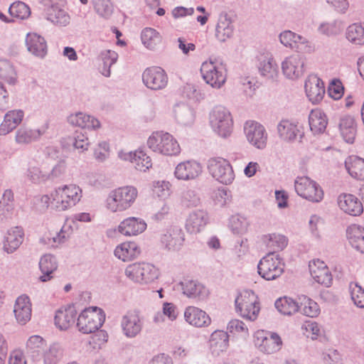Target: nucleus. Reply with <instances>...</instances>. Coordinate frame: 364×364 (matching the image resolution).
Returning a JSON list of instances; mask_svg holds the SVG:
<instances>
[{"label": "nucleus", "instance_id": "nucleus-1", "mask_svg": "<svg viewBox=\"0 0 364 364\" xmlns=\"http://www.w3.org/2000/svg\"><path fill=\"white\" fill-rule=\"evenodd\" d=\"M51 205L58 211L75 206L82 198V189L75 184L59 187L51 193Z\"/></svg>", "mask_w": 364, "mask_h": 364}, {"label": "nucleus", "instance_id": "nucleus-2", "mask_svg": "<svg viewBox=\"0 0 364 364\" xmlns=\"http://www.w3.org/2000/svg\"><path fill=\"white\" fill-rule=\"evenodd\" d=\"M138 191L134 186H123L111 191L107 198V207L112 212H121L134 203Z\"/></svg>", "mask_w": 364, "mask_h": 364}, {"label": "nucleus", "instance_id": "nucleus-3", "mask_svg": "<svg viewBox=\"0 0 364 364\" xmlns=\"http://www.w3.org/2000/svg\"><path fill=\"white\" fill-rule=\"evenodd\" d=\"M236 311L244 318L257 319L260 311L257 295L252 290H245L235 299Z\"/></svg>", "mask_w": 364, "mask_h": 364}, {"label": "nucleus", "instance_id": "nucleus-4", "mask_svg": "<svg viewBox=\"0 0 364 364\" xmlns=\"http://www.w3.org/2000/svg\"><path fill=\"white\" fill-rule=\"evenodd\" d=\"M105 314L97 307L92 306L85 309L77 319V327L82 333H91L97 331L104 323Z\"/></svg>", "mask_w": 364, "mask_h": 364}, {"label": "nucleus", "instance_id": "nucleus-5", "mask_svg": "<svg viewBox=\"0 0 364 364\" xmlns=\"http://www.w3.org/2000/svg\"><path fill=\"white\" fill-rule=\"evenodd\" d=\"M284 263L278 255L269 252L262 257L258 265V274L265 280H274L284 272Z\"/></svg>", "mask_w": 364, "mask_h": 364}, {"label": "nucleus", "instance_id": "nucleus-6", "mask_svg": "<svg viewBox=\"0 0 364 364\" xmlns=\"http://www.w3.org/2000/svg\"><path fill=\"white\" fill-rule=\"evenodd\" d=\"M210 123L219 136L227 137L232 132V119L230 112L224 107H215L210 114Z\"/></svg>", "mask_w": 364, "mask_h": 364}, {"label": "nucleus", "instance_id": "nucleus-7", "mask_svg": "<svg viewBox=\"0 0 364 364\" xmlns=\"http://www.w3.org/2000/svg\"><path fill=\"white\" fill-rule=\"evenodd\" d=\"M200 73L205 82L213 88L219 89L226 82L227 72L222 64L204 62L200 67Z\"/></svg>", "mask_w": 364, "mask_h": 364}, {"label": "nucleus", "instance_id": "nucleus-8", "mask_svg": "<svg viewBox=\"0 0 364 364\" xmlns=\"http://www.w3.org/2000/svg\"><path fill=\"white\" fill-rule=\"evenodd\" d=\"M208 169L210 175L221 183L230 184L235 178L232 166L229 161L223 158L209 159Z\"/></svg>", "mask_w": 364, "mask_h": 364}, {"label": "nucleus", "instance_id": "nucleus-9", "mask_svg": "<svg viewBox=\"0 0 364 364\" xmlns=\"http://www.w3.org/2000/svg\"><path fill=\"white\" fill-rule=\"evenodd\" d=\"M294 186L297 194L309 201L317 203L323 198V192L322 189L309 177H298L295 181Z\"/></svg>", "mask_w": 364, "mask_h": 364}, {"label": "nucleus", "instance_id": "nucleus-10", "mask_svg": "<svg viewBox=\"0 0 364 364\" xmlns=\"http://www.w3.org/2000/svg\"><path fill=\"white\" fill-rule=\"evenodd\" d=\"M168 75L161 67L147 68L142 73V81L145 86L153 90L164 89L168 84Z\"/></svg>", "mask_w": 364, "mask_h": 364}, {"label": "nucleus", "instance_id": "nucleus-11", "mask_svg": "<svg viewBox=\"0 0 364 364\" xmlns=\"http://www.w3.org/2000/svg\"><path fill=\"white\" fill-rule=\"evenodd\" d=\"M247 140L255 147L262 149L267 145V133L264 127L255 121H247L244 126Z\"/></svg>", "mask_w": 364, "mask_h": 364}, {"label": "nucleus", "instance_id": "nucleus-12", "mask_svg": "<svg viewBox=\"0 0 364 364\" xmlns=\"http://www.w3.org/2000/svg\"><path fill=\"white\" fill-rule=\"evenodd\" d=\"M305 59L296 53L285 58L282 63L284 75L289 79H296L302 76L304 73Z\"/></svg>", "mask_w": 364, "mask_h": 364}, {"label": "nucleus", "instance_id": "nucleus-13", "mask_svg": "<svg viewBox=\"0 0 364 364\" xmlns=\"http://www.w3.org/2000/svg\"><path fill=\"white\" fill-rule=\"evenodd\" d=\"M124 334L128 338H134L141 331L143 321L138 311H129L121 321Z\"/></svg>", "mask_w": 364, "mask_h": 364}, {"label": "nucleus", "instance_id": "nucleus-14", "mask_svg": "<svg viewBox=\"0 0 364 364\" xmlns=\"http://www.w3.org/2000/svg\"><path fill=\"white\" fill-rule=\"evenodd\" d=\"M309 272L312 278L318 284L329 287L333 283V276L328 266L320 259L309 262Z\"/></svg>", "mask_w": 364, "mask_h": 364}, {"label": "nucleus", "instance_id": "nucleus-15", "mask_svg": "<svg viewBox=\"0 0 364 364\" xmlns=\"http://www.w3.org/2000/svg\"><path fill=\"white\" fill-rule=\"evenodd\" d=\"M184 233L178 226H173L167 230L161 237V244L168 250H178L183 245Z\"/></svg>", "mask_w": 364, "mask_h": 364}, {"label": "nucleus", "instance_id": "nucleus-16", "mask_svg": "<svg viewBox=\"0 0 364 364\" xmlns=\"http://www.w3.org/2000/svg\"><path fill=\"white\" fill-rule=\"evenodd\" d=\"M183 294L190 299L203 301L208 298L209 291L201 283L196 280L184 279L180 283Z\"/></svg>", "mask_w": 364, "mask_h": 364}, {"label": "nucleus", "instance_id": "nucleus-17", "mask_svg": "<svg viewBox=\"0 0 364 364\" xmlns=\"http://www.w3.org/2000/svg\"><path fill=\"white\" fill-rule=\"evenodd\" d=\"M202 172L201 165L196 161H186L178 164L175 169V176L179 180L189 181L197 178Z\"/></svg>", "mask_w": 364, "mask_h": 364}, {"label": "nucleus", "instance_id": "nucleus-18", "mask_svg": "<svg viewBox=\"0 0 364 364\" xmlns=\"http://www.w3.org/2000/svg\"><path fill=\"white\" fill-rule=\"evenodd\" d=\"M76 315L74 305L61 307L55 313V324L60 330H67L75 323Z\"/></svg>", "mask_w": 364, "mask_h": 364}, {"label": "nucleus", "instance_id": "nucleus-19", "mask_svg": "<svg viewBox=\"0 0 364 364\" xmlns=\"http://www.w3.org/2000/svg\"><path fill=\"white\" fill-rule=\"evenodd\" d=\"M14 313L17 322L25 325L31 318L32 308L30 299L28 296L21 295L16 301Z\"/></svg>", "mask_w": 364, "mask_h": 364}, {"label": "nucleus", "instance_id": "nucleus-20", "mask_svg": "<svg viewBox=\"0 0 364 364\" xmlns=\"http://www.w3.org/2000/svg\"><path fill=\"white\" fill-rule=\"evenodd\" d=\"M184 318L190 325L198 328L208 326L211 323V319L205 311L192 306L185 309Z\"/></svg>", "mask_w": 364, "mask_h": 364}, {"label": "nucleus", "instance_id": "nucleus-21", "mask_svg": "<svg viewBox=\"0 0 364 364\" xmlns=\"http://www.w3.org/2000/svg\"><path fill=\"white\" fill-rule=\"evenodd\" d=\"M208 343L212 355L218 356L228 350L229 335L224 331L216 330L211 333Z\"/></svg>", "mask_w": 364, "mask_h": 364}, {"label": "nucleus", "instance_id": "nucleus-22", "mask_svg": "<svg viewBox=\"0 0 364 364\" xmlns=\"http://www.w3.org/2000/svg\"><path fill=\"white\" fill-rule=\"evenodd\" d=\"M305 91L309 100L314 104L321 102L325 94V87L322 80L313 77L305 82Z\"/></svg>", "mask_w": 364, "mask_h": 364}, {"label": "nucleus", "instance_id": "nucleus-23", "mask_svg": "<svg viewBox=\"0 0 364 364\" xmlns=\"http://www.w3.org/2000/svg\"><path fill=\"white\" fill-rule=\"evenodd\" d=\"M146 228L145 221L139 218L130 217L122 221L118 230L124 235H136L143 232Z\"/></svg>", "mask_w": 364, "mask_h": 364}, {"label": "nucleus", "instance_id": "nucleus-24", "mask_svg": "<svg viewBox=\"0 0 364 364\" xmlns=\"http://www.w3.org/2000/svg\"><path fill=\"white\" fill-rule=\"evenodd\" d=\"M257 67L260 74L268 78H273L277 73V65L272 55L269 53H262L257 56Z\"/></svg>", "mask_w": 364, "mask_h": 364}, {"label": "nucleus", "instance_id": "nucleus-25", "mask_svg": "<svg viewBox=\"0 0 364 364\" xmlns=\"http://www.w3.org/2000/svg\"><path fill=\"white\" fill-rule=\"evenodd\" d=\"M338 203L341 210L350 215L357 216L363 211L362 203L352 194L340 196Z\"/></svg>", "mask_w": 364, "mask_h": 364}, {"label": "nucleus", "instance_id": "nucleus-26", "mask_svg": "<svg viewBox=\"0 0 364 364\" xmlns=\"http://www.w3.org/2000/svg\"><path fill=\"white\" fill-rule=\"evenodd\" d=\"M234 32L233 21L230 14L221 13L215 28V36L221 42L230 38Z\"/></svg>", "mask_w": 364, "mask_h": 364}, {"label": "nucleus", "instance_id": "nucleus-27", "mask_svg": "<svg viewBox=\"0 0 364 364\" xmlns=\"http://www.w3.org/2000/svg\"><path fill=\"white\" fill-rule=\"evenodd\" d=\"M277 132L279 137L288 142L295 141L297 135H299V141L301 142L304 136V132L300 131L298 125L287 119H283L278 124Z\"/></svg>", "mask_w": 364, "mask_h": 364}, {"label": "nucleus", "instance_id": "nucleus-28", "mask_svg": "<svg viewBox=\"0 0 364 364\" xmlns=\"http://www.w3.org/2000/svg\"><path fill=\"white\" fill-rule=\"evenodd\" d=\"M23 116L24 113L21 109L7 112L0 124V135H6L16 129L22 122Z\"/></svg>", "mask_w": 364, "mask_h": 364}, {"label": "nucleus", "instance_id": "nucleus-29", "mask_svg": "<svg viewBox=\"0 0 364 364\" xmlns=\"http://www.w3.org/2000/svg\"><path fill=\"white\" fill-rule=\"evenodd\" d=\"M26 44L28 50L36 57L43 58L47 53L45 39L36 33L27 34Z\"/></svg>", "mask_w": 364, "mask_h": 364}, {"label": "nucleus", "instance_id": "nucleus-30", "mask_svg": "<svg viewBox=\"0 0 364 364\" xmlns=\"http://www.w3.org/2000/svg\"><path fill=\"white\" fill-rule=\"evenodd\" d=\"M119 156L124 160H129L132 163L135 164V168L140 171H146L152 166L150 156H147L141 149L124 155L119 154Z\"/></svg>", "mask_w": 364, "mask_h": 364}, {"label": "nucleus", "instance_id": "nucleus-31", "mask_svg": "<svg viewBox=\"0 0 364 364\" xmlns=\"http://www.w3.org/2000/svg\"><path fill=\"white\" fill-rule=\"evenodd\" d=\"M206 212L202 210H194L189 214L186 220V228L191 233L199 232L208 223Z\"/></svg>", "mask_w": 364, "mask_h": 364}, {"label": "nucleus", "instance_id": "nucleus-32", "mask_svg": "<svg viewBox=\"0 0 364 364\" xmlns=\"http://www.w3.org/2000/svg\"><path fill=\"white\" fill-rule=\"evenodd\" d=\"M68 122L73 126L79 127L82 129H95L100 127L98 119L82 112L70 114L68 118Z\"/></svg>", "mask_w": 364, "mask_h": 364}, {"label": "nucleus", "instance_id": "nucleus-33", "mask_svg": "<svg viewBox=\"0 0 364 364\" xmlns=\"http://www.w3.org/2000/svg\"><path fill=\"white\" fill-rule=\"evenodd\" d=\"M309 123L311 131L314 134L324 132L328 124V119L325 113L319 109H312L309 116Z\"/></svg>", "mask_w": 364, "mask_h": 364}, {"label": "nucleus", "instance_id": "nucleus-34", "mask_svg": "<svg viewBox=\"0 0 364 364\" xmlns=\"http://www.w3.org/2000/svg\"><path fill=\"white\" fill-rule=\"evenodd\" d=\"M339 129L343 139L349 144H353L356 132V124L353 117L346 115L341 118Z\"/></svg>", "mask_w": 364, "mask_h": 364}, {"label": "nucleus", "instance_id": "nucleus-35", "mask_svg": "<svg viewBox=\"0 0 364 364\" xmlns=\"http://www.w3.org/2000/svg\"><path fill=\"white\" fill-rule=\"evenodd\" d=\"M23 231L21 228L16 227L8 231L4 243V249L7 253L16 251L23 240Z\"/></svg>", "mask_w": 364, "mask_h": 364}, {"label": "nucleus", "instance_id": "nucleus-36", "mask_svg": "<svg viewBox=\"0 0 364 364\" xmlns=\"http://www.w3.org/2000/svg\"><path fill=\"white\" fill-rule=\"evenodd\" d=\"M39 268L43 274V275L39 277V280L42 282L50 280L53 277L51 274L58 268L55 257L50 254L44 255L40 259Z\"/></svg>", "mask_w": 364, "mask_h": 364}, {"label": "nucleus", "instance_id": "nucleus-37", "mask_svg": "<svg viewBox=\"0 0 364 364\" xmlns=\"http://www.w3.org/2000/svg\"><path fill=\"white\" fill-rule=\"evenodd\" d=\"M345 167L353 178L364 181V159L355 156H349L345 161Z\"/></svg>", "mask_w": 364, "mask_h": 364}, {"label": "nucleus", "instance_id": "nucleus-38", "mask_svg": "<svg viewBox=\"0 0 364 364\" xmlns=\"http://www.w3.org/2000/svg\"><path fill=\"white\" fill-rule=\"evenodd\" d=\"M346 233L350 245L364 254V229L354 225L348 228Z\"/></svg>", "mask_w": 364, "mask_h": 364}, {"label": "nucleus", "instance_id": "nucleus-39", "mask_svg": "<svg viewBox=\"0 0 364 364\" xmlns=\"http://www.w3.org/2000/svg\"><path fill=\"white\" fill-rule=\"evenodd\" d=\"M139 253L138 246L133 242H124L114 250V255L124 262L134 259Z\"/></svg>", "mask_w": 364, "mask_h": 364}, {"label": "nucleus", "instance_id": "nucleus-40", "mask_svg": "<svg viewBox=\"0 0 364 364\" xmlns=\"http://www.w3.org/2000/svg\"><path fill=\"white\" fill-rule=\"evenodd\" d=\"M47 19L57 26H65L70 23V16L56 5H51L46 9Z\"/></svg>", "mask_w": 364, "mask_h": 364}, {"label": "nucleus", "instance_id": "nucleus-41", "mask_svg": "<svg viewBox=\"0 0 364 364\" xmlns=\"http://www.w3.org/2000/svg\"><path fill=\"white\" fill-rule=\"evenodd\" d=\"M43 133L44 132L40 129L21 127L16 132L15 141L20 145L28 144L38 139Z\"/></svg>", "mask_w": 364, "mask_h": 364}, {"label": "nucleus", "instance_id": "nucleus-42", "mask_svg": "<svg viewBox=\"0 0 364 364\" xmlns=\"http://www.w3.org/2000/svg\"><path fill=\"white\" fill-rule=\"evenodd\" d=\"M262 241L271 251L270 252L274 254V252L284 250L288 244V239L286 236L277 233L264 235Z\"/></svg>", "mask_w": 364, "mask_h": 364}, {"label": "nucleus", "instance_id": "nucleus-43", "mask_svg": "<svg viewBox=\"0 0 364 364\" xmlns=\"http://www.w3.org/2000/svg\"><path fill=\"white\" fill-rule=\"evenodd\" d=\"M174 114L176 121L183 126L191 125L194 122L193 110L186 104L177 105L174 108Z\"/></svg>", "mask_w": 364, "mask_h": 364}, {"label": "nucleus", "instance_id": "nucleus-44", "mask_svg": "<svg viewBox=\"0 0 364 364\" xmlns=\"http://www.w3.org/2000/svg\"><path fill=\"white\" fill-rule=\"evenodd\" d=\"M282 345V341L280 336L276 333H271L269 337L262 338L259 344V349L267 354H272L279 351Z\"/></svg>", "mask_w": 364, "mask_h": 364}, {"label": "nucleus", "instance_id": "nucleus-45", "mask_svg": "<svg viewBox=\"0 0 364 364\" xmlns=\"http://www.w3.org/2000/svg\"><path fill=\"white\" fill-rule=\"evenodd\" d=\"M299 311L309 317H315L319 314V307L316 302L302 295L299 297Z\"/></svg>", "mask_w": 364, "mask_h": 364}, {"label": "nucleus", "instance_id": "nucleus-46", "mask_svg": "<svg viewBox=\"0 0 364 364\" xmlns=\"http://www.w3.org/2000/svg\"><path fill=\"white\" fill-rule=\"evenodd\" d=\"M274 305L276 309L284 315H291L299 310V302L287 296L278 299Z\"/></svg>", "mask_w": 364, "mask_h": 364}, {"label": "nucleus", "instance_id": "nucleus-47", "mask_svg": "<svg viewBox=\"0 0 364 364\" xmlns=\"http://www.w3.org/2000/svg\"><path fill=\"white\" fill-rule=\"evenodd\" d=\"M142 43L149 49L154 50L161 41L159 32L151 28H144L141 34Z\"/></svg>", "mask_w": 364, "mask_h": 364}, {"label": "nucleus", "instance_id": "nucleus-48", "mask_svg": "<svg viewBox=\"0 0 364 364\" xmlns=\"http://www.w3.org/2000/svg\"><path fill=\"white\" fill-rule=\"evenodd\" d=\"M43 340L39 336H33L26 343L27 353L33 360H38L41 355Z\"/></svg>", "mask_w": 364, "mask_h": 364}, {"label": "nucleus", "instance_id": "nucleus-49", "mask_svg": "<svg viewBox=\"0 0 364 364\" xmlns=\"http://www.w3.org/2000/svg\"><path fill=\"white\" fill-rule=\"evenodd\" d=\"M164 136V143L161 146V154L166 156L178 154L181 151V148L178 141L168 132H166Z\"/></svg>", "mask_w": 364, "mask_h": 364}, {"label": "nucleus", "instance_id": "nucleus-50", "mask_svg": "<svg viewBox=\"0 0 364 364\" xmlns=\"http://www.w3.org/2000/svg\"><path fill=\"white\" fill-rule=\"evenodd\" d=\"M347 39L358 45H364V23H353L346 30Z\"/></svg>", "mask_w": 364, "mask_h": 364}, {"label": "nucleus", "instance_id": "nucleus-51", "mask_svg": "<svg viewBox=\"0 0 364 364\" xmlns=\"http://www.w3.org/2000/svg\"><path fill=\"white\" fill-rule=\"evenodd\" d=\"M279 40L284 46L291 49L299 48V43L304 44L306 43L304 38L291 31H285L281 33Z\"/></svg>", "mask_w": 364, "mask_h": 364}, {"label": "nucleus", "instance_id": "nucleus-52", "mask_svg": "<svg viewBox=\"0 0 364 364\" xmlns=\"http://www.w3.org/2000/svg\"><path fill=\"white\" fill-rule=\"evenodd\" d=\"M141 276L140 277V284H148L154 282L159 277L158 269L149 263L141 262Z\"/></svg>", "mask_w": 364, "mask_h": 364}, {"label": "nucleus", "instance_id": "nucleus-53", "mask_svg": "<svg viewBox=\"0 0 364 364\" xmlns=\"http://www.w3.org/2000/svg\"><path fill=\"white\" fill-rule=\"evenodd\" d=\"M9 14L14 18L26 19L31 15V10L23 1H16L9 8Z\"/></svg>", "mask_w": 364, "mask_h": 364}, {"label": "nucleus", "instance_id": "nucleus-54", "mask_svg": "<svg viewBox=\"0 0 364 364\" xmlns=\"http://www.w3.org/2000/svg\"><path fill=\"white\" fill-rule=\"evenodd\" d=\"M103 66L100 69L101 73L105 77H109L110 68L117 59V53L112 50H105L101 53Z\"/></svg>", "mask_w": 364, "mask_h": 364}, {"label": "nucleus", "instance_id": "nucleus-55", "mask_svg": "<svg viewBox=\"0 0 364 364\" xmlns=\"http://www.w3.org/2000/svg\"><path fill=\"white\" fill-rule=\"evenodd\" d=\"M63 356V351L60 346L53 344L43 353L44 364H58Z\"/></svg>", "mask_w": 364, "mask_h": 364}, {"label": "nucleus", "instance_id": "nucleus-56", "mask_svg": "<svg viewBox=\"0 0 364 364\" xmlns=\"http://www.w3.org/2000/svg\"><path fill=\"white\" fill-rule=\"evenodd\" d=\"M349 290L354 304L358 308H364V289L356 283H350Z\"/></svg>", "mask_w": 364, "mask_h": 364}, {"label": "nucleus", "instance_id": "nucleus-57", "mask_svg": "<svg viewBox=\"0 0 364 364\" xmlns=\"http://www.w3.org/2000/svg\"><path fill=\"white\" fill-rule=\"evenodd\" d=\"M181 203L184 207L193 208L200 203V199L194 190L188 189L182 193Z\"/></svg>", "mask_w": 364, "mask_h": 364}, {"label": "nucleus", "instance_id": "nucleus-58", "mask_svg": "<svg viewBox=\"0 0 364 364\" xmlns=\"http://www.w3.org/2000/svg\"><path fill=\"white\" fill-rule=\"evenodd\" d=\"M15 75L12 64L7 60H0V77L9 83H14Z\"/></svg>", "mask_w": 364, "mask_h": 364}, {"label": "nucleus", "instance_id": "nucleus-59", "mask_svg": "<svg viewBox=\"0 0 364 364\" xmlns=\"http://www.w3.org/2000/svg\"><path fill=\"white\" fill-rule=\"evenodd\" d=\"M96 12L104 18H109L113 13V6L109 0H92Z\"/></svg>", "mask_w": 364, "mask_h": 364}, {"label": "nucleus", "instance_id": "nucleus-60", "mask_svg": "<svg viewBox=\"0 0 364 364\" xmlns=\"http://www.w3.org/2000/svg\"><path fill=\"white\" fill-rule=\"evenodd\" d=\"M28 178L33 183H41L49 179L47 173H43L39 167L29 166L27 171Z\"/></svg>", "mask_w": 364, "mask_h": 364}, {"label": "nucleus", "instance_id": "nucleus-61", "mask_svg": "<svg viewBox=\"0 0 364 364\" xmlns=\"http://www.w3.org/2000/svg\"><path fill=\"white\" fill-rule=\"evenodd\" d=\"M166 132H154L147 140V145L153 151L161 154V146L164 143V135Z\"/></svg>", "mask_w": 364, "mask_h": 364}, {"label": "nucleus", "instance_id": "nucleus-62", "mask_svg": "<svg viewBox=\"0 0 364 364\" xmlns=\"http://www.w3.org/2000/svg\"><path fill=\"white\" fill-rule=\"evenodd\" d=\"M329 96L334 100H339L344 93V87L339 79H333L328 88Z\"/></svg>", "mask_w": 364, "mask_h": 364}, {"label": "nucleus", "instance_id": "nucleus-63", "mask_svg": "<svg viewBox=\"0 0 364 364\" xmlns=\"http://www.w3.org/2000/svg\"><path fill=\"white\" fill-rule=\"evenodd\" d=\"M215 203L220 206H224L231 200V194L226 188H221L215 191L212 196Z\"/></svg>", "mask_w": 364, "mask_h": 364}, {"label": "nucleus", "instance_id": "nucleus-64", "mask_svg": "<svg viewBox=\"0 0 364 364\" xmlns=\"http://www.w3.org/2000/svg\"><path fill=\"white\" fill-rule=\"evenodd\" d=\"M141 263H133L127 267L125 275L134 282L139 283L141 276Z\"/></svg>", "mask_w": 364, "mask_h": 364}]
</instances>
